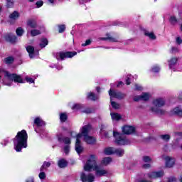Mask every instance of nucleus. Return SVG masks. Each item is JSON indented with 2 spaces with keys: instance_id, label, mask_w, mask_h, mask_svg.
I'll use <instances>...</instances> for the list:
<instances>
[{
  "instance_id": "obj_35",
  "label": "nucleus",
  "mask_w": 182,
  "mask_h": 182,
  "mask_svg": "<svg viewBox=\"0 0 182 182\" xmlns=\"http://www.w3.org/2000/svg\"><path fill=\"white\" fill-rule=\"evenodd\" d=\"M60 119L63 123L65 122L66 120H68V114H66V113H61L60 114Z\"/></svg>"
},
{
  "instance_id": "obj_7",
  "label": "nucleus",
  "mask_w": 182,
  "mask_h": 182,
  "mask_svg": "<svg viewBox=\"0 0 182 182\" xmlns=\"http://www.w3.org/2000/svg\"><path fill=\"white\" fill-rule=\"evenodd\" d=\"M76 136V142H75V151L77 154H80L83 151V146L80 144V139H82V134H78Z\"/></svg>"
},
{
  "instance_id": "obj_53",
  "label": "nucleus",
  "mask_w": 182,
  "mask_h": 182,
  "mask_svg": "<svg viewBox=\"0 0 182 182\" xmlns=\"http://www.w3.org/2000/svg\"><path fill=\"white\" fill-rule=\"evenodd\" d=\"M151 167V164H145L143 165V168H150Z\"/></svg>"
},
{
  "instance_id": "obj_47",
  "label": "nucleus",
  "mask_w": 182,
  "mask_h": 182,
  "mask_svg": "<svg viewBox=\"0 0 182 182\" xmlns=\"http://www.w3.org/2000/svg\"><path fill=\"white\" fill-rule=\"evenodd\" d=\"M139 100H141V95L135 96L134 97V102H139Z\"/></svg>"
},
{
  "instance_id": "obj_25",
  "label": "nucleus",
  "mask_w": 182,
  "mask_h": 182,
  "mask_svg": "<svg viewBox=\"0 0 182 182\" xmlns=\"http://www.w3.org/2000/svg\"><path fill=\"white\" fill-rule=\"evenodd\" d=\"M149 99H150V94L149 92H143L141 95V100H144V102H146Z\"/></svg>"
},
{
  "instance_id": "obj_31",
  "label": "nucleus",
  "mask_w": 182,
  "mask_h": 182,
  "mask_svg": "<svg viewBox=\"0 0 182 182\" xmlns=\"http://www.w3.org/2000/svg\"><path fill=\"white\" fill-rule=\"evenodd\" d=\"M48 167H50V162L44 161L40 170L41 171H43V170H45V168H48Z\"/></svg>"
},
{
  "instance_id": "obj_40",
  "label": "nucleus",
  "mask_w": 182,
  "mask_h": 182,
  "mask_svg": "<svg viewBox=\"0 0 182 182\" xmlns=\"http://www.w3.org/2000/svg\"><path fill=\"white\" fill-rule=\"evenodd\" d=\"M59 33H63L65 32V29H66V26L65 25H60L58 26Z\"/></svg>"
},
{
  "instance_id": "obj_4",
  "label": "nucleus",
  "mask_w": 182,
  "mask_h": 182,
  "mask_svg": "<svg viewBox=\"0 0 182 182\" xmlns=\"http://www.w3.org/2000/svg\"><path fill=\"white\" fill-rule=\"evenodd\" d=\"M92 127L90 125H85L82 127L81 129V133L79 134H82V136L84 137V141L87 143V144H95L96 143V139L92 136H89V132Z\"/></svg>"
},
{
  "instance_id": "obj_15",
  "label": "nucleus",
  "mask_w": 182,
  "mask_h": 182,
  "mask_svg": "<svg viewBox=\"0 0 182 182\" xmlns=\"http://www.w3.org/2000/svg\"><path fill=\"white\" fill-rule=\"evenodd\" d=\"M178 60V58L177 57H171L168 60V66L171 69L173 66H176L177 65V61Z\"/></svg>"
},
{
  "instance_id": "obj_16",
  "label": "nucleus",
  "mask_w": 182,
  "mask_h": 182,
  "mask_svg": "<svg viewBox=\"0 0 182 182\" xmlns=\"http://www.w3.org/2000/svg\"><path fill=\"white\" fill-rule=\"evenodd\" d=\"M6 41L7 42H11V43H14V42H16V36L14 34H7L5 36Z\"/></svg>"
},
{
  "instance_id": "obj_48",
  "label": "nucleus",
  "mask_w": 182,
  "mask_h": 182,
  "mask_svg": "<svg viewBox=\"0 0 182 182\" xmlns=\"http://www.w3.org/2000/svg\"><path fill=\"white\" fill-rule=\"evenodd\" d=\"M168 182H175L176 181V178L174 176H171L167 178Z\"/></svg>"
},
{
  "instance_id": "obj_30",
  "label": "nucleus",
  "mask_w": 182,
  "mask_h": 182,
  "mask_svg": "<svg viewBox=\"0 0 182 182\" xmlns=\"http://www.w3.org/2000/svg\"><path fill=\"white\" fill-rule=\"evenodd\" d=\"M14 57H7L4 59V62L6 65H11L14 63Z\"/></svg>"
},
{
  "instance_id": "obj_24",
  "label": "nucleus",
  "mask_w": 182,
  "mask_h": 182,
  "mask_svg": "<svg viewBox=\"0 0 182 182\" xmlns=\"http://www.w3.org/2000/svg\"><path fill=\"white\" fill-rule=\"evenodd\" d=\"M145 36H148L149 39H152V41H154L156 39V36L154 35V33L153 32H149L148 31L144 32Z\"/></svg>"
},
{
  "instance_id": "obj_64",
  "label": "nucleus",
  "mask_w": 182,
  "mask_h": 182,
  "mask_svg": "<svg viewBox=\"0 0 182 182\" xmlns=\"http://www.w3.org/2000/svg\"><path fill=\"white\" fill-rule=\"evenodd\" d=\"M85 113H90V111H85Z\"/></svg>"
},
{
  "instance_id": "obj_20",
  "label": "nucleus",
  "mask_w": 182,
  "mask_h": 182,
  "mask_svg": "<svg viewBox=\"0 0 182 182\" xmlns=\"http://www.w3.org/2000/svg\"><path fill=\"white\" fill-rule=\"evenodd\" d=\"M19 12L14 11L13 13L10 14L9 18L10 19H11V21H16L17 19L19 18Z\"/></svg>"
},
{
  "instance_id": "obj_9",
  "label": "nucleus",
  "mask_w": 182,
  "mask_h": 182,
  "mask_svg": "<svg viewBox=\"0 0 182 182\" xmlns=\"http://www.w3.org/2000/svg\"><path fill=\"white\" fill-rule=\"evenodd\" d=\"M163 176H164V172L163 171L149 172L146 173L148 178L151 179L160 178V177H163Z\"/></svg>"
},
{
  "instance_id": "obj_58",
  "label": "nucleus",
  "mask_w": 182,
  "mask_h": 182,
  "mask_svg": "<svg viewBox=\"0 0 182 182\" xmlns=\"http://www.w3.org/2000/svg\"><path fill=\"white\" fill-rule=\"evenodd\" d=\"M122 85H123V82L121 81L118 83V85H117V87H119V86H122Z\"/></svg>"
},
{
  "instance_id": "obj_14",
  "label": "nucleus",
  "mask_w": 182,
  "mask_h": 182,
  "mask_svg": "<svg viewBox=\"0 0 182 182\" xmlns=\"http://www.w3.org/2000/svg\"><path fill=\"white\" fill-rule=\"evenodd\" d=\"M26 50L29 55V58H31V59H33V58H35V55H36L35 53V48H33V46H28L26 47Z\"/></svg>"
},
{
  "instance_id": "obj_27",
  "label": "nucleus",
  "mask_w": 182,
  "mask_h": 182,
  "mask_svg": "<svg viewBox=\"0 0 182 182\" xmlns=\"http://www.w3.org/2000/svg\"><path fill=\"white\" fill-rule=\"evenodd\" d=\"M160 66L159 65H154L152 67H151V71L153 73H159V72H160Z\"/></svg>"
},
{
  "instance_id": "obj_39",
  "label": "nucleus",
  "mask_w": 182,
  "mask_h": 182,
  "mask_svg": "<svg viewBox=\"0 0 182 182\" xmlns=\"http://www.w3.org/2000/svg\"><path fill=\"white\" fill-rule=\"evenodd\" d=\"M111 106H112L113 109H119L120 107V105L112 101V100H111Z\"/></svg>"
},
{
  "instance_id": "obj_5",
  "label": "nucleus",
  "mask_w": 182,
  "mask_h": 182,
  "mask_svg": "<svg viewBox=\"0 0 182 182\" xmlns=\"http://www.w3.org/2000/svg\"><path fill=\"white\" fill-rule=\"evenodd\" d=\"M113 136L115 137V142L117 144H119V146H124L130 143L129 139H127L126 136L123 134H119V132H114Z\"/></svg>"
},
{
  "instance_id": "obj_59",
  "label": "nucleus",
  "mask_w": 182,
  "mask_h": 182,
  "mask_svg": "<svg viewBox=\"0 0 182 182\" xmlns=\"http://www.w3.org/2000/svg\"><path fill=\"white\" fill-rule=\"evenodd\" d=\"M70 136H72V137H75V136H76V133H75V132H71V133H70Z\"/></svg>"
},
{
  "instance_id": "obj_60",
  "label": "nucleus",
  "mask_w": 182,
  "mask_h": 182,
  "mask_svg": "<svg viewBox=\"0 0 182 182\" xmlns=\"http://www.w3.org/2000/svg\"><path fill=\"white\" fill-rule=\"evenodd\" d=\"M50 4H55V0H48Z\"/></svg>"
},
{
  "instance_id": "obj_37",
  "label": "nucleus",
  "mask_w": 182,
  "mask_h": 182,
  "mask_svg": "<svg viewBox=\"0 0 182 182\" xmlns=\"http://www.w3.org/2000/svg\"><path fill=\"white\" fill-rule=\"evenodd\" d=\"M160 137L162 140H164V141H168L171 136H170V134H162Z\"/></svg>"
},
{
  "instance_id": "obj_12",
  "label": "nucleus",
  "mask_w": 182,
  "mask_h": 182,
  "mask_svg": "<svg viewBox=\"0 0 182 182\" xmlns=\"http://www.w3.org/2000/svg\"><path fill=\"white\" fill-rule=\"evenodd\" d=\"M164 160L166 161V167H168V168H171V167H173L174 164H176V159L171 156H166Z\"/></svg>"
},
{
  "instance_id": "obj_61",
  "label": "nucleus",
  "mask_w": 182,
  "mask_h": 182,
  "mask_svg": "<svg viewBox=\"0 0 182 182\" xmlns=\"http://www.w3.org/2000/svg\"><path fill=\"white\" fill-rule=\"evenodd\" d=\"M97 92H100V87H97Z\"/></svg>"
},
{
  "instance_id": "obj_46",
  "label": "nucleus",
  "mask_w": 182,
  "mask_h": 182,
  "mask_svg": "<svg viewBox=\"0 0 182 182\" xmlns=\"http://www.w3.org/2000/svg\"><path fill=\"white\" fill-rule=\"evenodd\" d=\"M90 43H92V41L90 39H88L85 41V43L82 44V46H88V45H90Z\"/></svg>"
},
{
  "instance_id": "obj_41",
  "label": "nucleus",
  "mask_w": 182,
  "mask_h": 182,
  "mask_svg": "<svg viewBox=\"0 0 182 182\" xmlns=\"http://www.w3.org/2000/svg\"><path fill=\"white\" fill-rule=\"evenodd\" d=\"M134 86H135L134 90H138V91L143 90V87H141V85L139 84H135Z\"/></svg>"
},
{
  "instance_id": "obj_63",
  "label": "nucleus",
  "mask_w": 182,
  "mask_h": 182,
  "mask_svg": "<svg viewBox=\"0 0 182 182\" xmlns=\"http://www.w3.org/2000/svg\"><path fill=\"white\" fill-rule=\"evenodd\" d=\"M180 181L182 182V176H180Z\"/></svg>"
},
{
  "instance_id": "obj_49",
  "label": "nucleus",
  "mask_w": 182,
  "mask_h": 182,
  "mask_svg": "<svg viewBox=\"0 0 182 182\" xmlns=\"http://www.w3.org/2000/svg\"><path fill=\"white\" fill-rule=\"evenodd\" d=\"M36 4L37 5V8H41V6L43 5V1H38L36 3Z\"/></svg>"
},
{
  "instance_id": "obj_36",
  "label": "nucleus",
  "mask_w": 182,
  "mask_h": 182,
  "mask_svg": "<svg viewBox=\"0 0 182 182\" xmlns=\"http://www.w3.org/2000/svg\"><path fill=\"white\" fill-rule=\"evenodd\" d=\"M31 36H38V35H41V31L33 29L31 31Z\"/></svg>"
},
{
  "instance_id": "obj_52",
  "label": "nucleus",
  "mask_w": 182,
  "mask_h": 182,
  "mask_svg": "<svg viewBox=\"0 0 182 182\" xmlns=\"http://www.w3.org/2000/svg\"><path fill=\"white\" fill-rule=\"evenodd\" d=\"M12 5H14V3L12 2V1L8 0L7 1V6H8V8H11V6H12Z\"/></svg>"
},
{
  "instance_id": "obj_19",
  "label": "nucleus",
  "mask_w": 182,
  "mask_h": 182,
  "mask_svg": "<svg viewBox=\"0 0 182 182\" xmlns=\"http://www.w3.org/2000/svg\"><path fill=\"white\" fill-rule=\"evenodd\" d=\"M100 41H109V42H117V38L112 37L110 34H107V37L101 38Z\"/></svg>"
},
{
  "instance_id": "obj_57",
  "label": "nucleus",
  "mask_w": 182,
  "mask_h": 182,
  "mask_svg": "<svg viewBox=\"0 0 182 182\" xmlns=\"http://www.w3.org/2000/svg\"><path fill=\"white\" fill-rule=\"evenodd\" d=\"M26 182H33V178H28L26 179Z\"/></svg>"
},
{
  "instance_id": "obj_28",
  "label": "nucleus",
  "mask_w": 182,
  "mask_h": 182,
  "mask_svg": "<svg viewBox=\"0 0 182 182\" xmlns=\"http://www.w3.org/2000/svg\"><path fill=\"white\" fill-rule=\"evenodd\" d=\"M87 99H90V100H97L98 97L97 95H95L93 92H89L87 94Z\"/></svg>"
},
{
  "instance_id": "obj_3",
  "label": "nucleus",
  "mask_w": 182,
  "mask_h": 182,
  "mask_svg": "<svg viewBox=\"0 0 182 182\" xmlns=\"http://www.w3.org/2000/svg\"><path fill=\"white\" fill-rule=\"evenodd\" d=\"M153 105L154 107H151V112L155 114H166V110L160 108L166 105V101L163 98H156L154 100Z\"/></svg>"
},
{
  "instance_id": "obj_2",
  "label": "nucleus",
  "mask_w": 182,
  "mask_h": 182,
  "mask_svg": "<svg viewBox=\"0 0 182 182\" xmlns=\"http://www.w3.org/2000/svg\"><path fill=\"white\" fill-rule=\"evenodd\" d=\"M14 146L16 151H22V148L28 147V134L25 129L17 133L14 139Z\"/></svg>"
},
{
  "instance_id": "obj_1",
  "label": "nucleus",
  "mask_w": 182,
  "mask_h": 182,
  "mask_svg": "<svg viewBox=\"0 0 182 182\" xmlns=\"http://www.w3.org/2000/svg\"><path fill=\"white\" fill-rule=\"evenodd\" d=\"M97 160V156H96V155H90L89 159L84 166V170L85 171H92V170H94L97 177H102V176L107 174V171L97 166L96 162Z\"/></svg>"
},
{
  "instance_id": "obj_43",
  "label": "nucleus",
  "mask_w": 182,
  "mask_h": 182,
  "mask_svg": "<svg viewBox=\"0 0 182 182\" xmlns=\"http://www.w3.org/2000/svg\"><path fill=\"white\" fill-rule=\"evenodd\" d=\"M39 178L41 179V180H45V178H46V175L45 174L44 172H42L39 173Z\"/></svg>"
},
{
  "instance_id": "obj_56",
  "label": "nucleus",
  "mask_w": 182,
  "mask_h": 182,
  "mask_svg": "<svg viewBox=\"0 0 182 182\" xmlns=\"http://www.w3.org/2000/svg\"><path fill=\"white\" fill-rule=\"evenodd\" d=\"M126 83L127 85H130V77H128L127 79H126Z\"/></svg>"
},
{
  "instance_id": "obj_26",
  "label": "nucleus",
  "mask_w": 182,
  "mask_h": 182,
  "mask_svg": "<svg viewBox=\"0 0 182 182\" xmlns=\"http://www.w3.org/2000/svg\"><path fill=\"white\" fill-rule=\"evenodd\" d=\"M48 43H49V41H48V39L42 38L41 40L39 46H40V48H41V49H43V48H45L46 46H47Z\"/></svg>"
},
{
  "instance_id": "obj_18",
  "label": "nucleus",
  "mask_w": 182,
  "mask_h": 182,
  "mask_svg": "<svg viewBox=\"0 0 182 182\" xmlns=\"http://www.w3.org/2000/svg\"><path fill=\"white\" fill-rule=\"evenodd\" d=\"M27 26H29V28L35 29L36 28H38V24L36 23V21L31 19L27 21Z\"/></svg>"
},
{
  "instance_id": "obj_13",
  "label": "nucleus",
  "mask_w": 182,
  "mask_h": 182,
  "mask_svg": "<svg viewBox=\"0 0 182 182\" xmlns=\"http://www.w3.org/2000/svg\"><path fill=\"white\" fill-rule=\"evenodd\" d=\"M124 134H132L136 132V128L132 126H125L122 128Z\"/></svg>"
},
{
  "instance_id": "obj_45",
  "label": "nucleus",
  "mask_w": 182,
  "mask_h": 182,
  "mask_svg": "<svg viewBox=\"0 0 182 182\" xmlns=\"http://www.w3.org/2000/svg\"><path fill=\"white\" fill-rule=\"evenodd\" d=\"M176 42L177 45H181V43H182L181 37H176Z\"/></svg>"
},
{
  "instance_id": "obj_10",
  "label": "nucleus",
  "mask_w": 182,
  "mask_h": 182,
  "mask_svg": "<svg viewBox=\"0 0 182 182\" xmlns=\"http://www.w3.org/2000/svg\"><path fill=\"white\" fill-rule=\"evenodd\" d=\"M80 178L82 182H94L95 181V176L92 173L85 175V173H81Z\"/></svg>"
},
{
  "instance_id": "obj_22",
  "label": "nucleus",
  "mask_w": 182,
  "mask_h": 182,
  "mask_svg": "<svg viewBox=\"0 0 182 182\" xmlns=\"http://www.w3.org/2000/svg\"><path fill=\"white\" fill-rule=\"evenodd\" d=\"M34 124L38 127L45 126V122H43L40 117H37L35 119Z\"/></svg>"
},
{
  "instance_id": "obj_51",
  "label": "nucleus",
  "mask_w": 182,
  "mask_h": 182,
  "mask_svg": "<svg viewBox=\"0 0 182 182\" xmlns=\"http://www.w3.org/2000/svg\"><path fill=\"white\" fill-rule=\"evenodd\" d=\"M26 80L28 83H33V82H34L33 79H32L31 77H26Z\"/></svg>"
},
{
  "instance_id": "obj_8",
  "label": "nucleus",
  "mask_w": 182,
  "mask_h": 182,
  "mask_svg": "<svg viewBox=\"0 0 182 182\" xmlns=\"http://www.w3.org/2000/svg\"><path fill=\"white\" fill-rule=\"evenodd\" d=\"M6 76L9 77V80H14L17 83H23V80H22V77L21 75H18L16 74H11L8 72H6Z\"/></svg>"
},
{
  "instance_id": "obj_55",
  "label": "nucleus",
  "mask_w": 182,
  "mask_h": 182,
  "mask_svg": "<svg viewBox=\"0 0 182 182\" xmlns=\"http://www.w3.org/2000/svg\"><path fill=\"white\" fill-rule=\"evenodd\" d=\"M103 134L105 139H109V137H110V136H109V132H104Z\"/></svg>"
},
{
  "instance_id": "obj_33",
  "label": "nucleus",
  "mask_w": 182,
  "mask_h": 182,
  "mask_svg": "<svg viewBox=\"0 0 182 182\" xmlns=\"http://www.w3.org/2000/svg\"><path fill=\"white\" fill-rule=\"evenodd\" d=\"M169 22L171 25H176V23H177V18L176 16H171L169 18Z\"/></svg>"
},
{
  "instance_id": "obj_23",
  "label": "nucleus",
  "mask_w": 182,
  "mask_h": 182,
  "mask_svg": "<svg viewBox=\"0 0 182 182\" xmlns=\"http://www.w3.org/2000/svg\"><path fill=\"white\" fill-rule=\"evenodd\" d=\"M114 154H116L119 157H122L124 156V149L115 148Z\"/></svg>"
},
{
  "instance_id": "obj_62",
  "label": "nucleus",
  "mask_w": 182,
  "mask_h": 182,
  "mask_svg": "<svg viewBox=\"0 0 182 182\" xmlns=\"http://www.w3.org/2000/svg\"><path fill=\"white\" fill-rule=\"evenodd\" d=\"M103 129H105V125L101 126V130H103Z\"/></svg>"
},
{
  "instance_id": "obj_17",
  "label": "nucleus",
  "mask_w": 182,
  "mask_h": 182,
  "mask_svg": "<svg viewBox=\"0 0 182 182\" xmlns=\"http://www.w3.org/2000/svg\"><path fill=\"white\" fill-rule=\"evenodd\" d=\"M114 151L115 148L113 147H108L104 149V154H105L106 156H111L112 154H114Z\"/></svg>"
},
{
  "instance_id": "obj_50",
  "label": "nucleus",
  "mask_w": 182,
  "mask_h": 182,
  "mask_svg": "<svg viewBox=\"0 0 182 182\" xmlns=\"http://www.w3.org/2000/svg\"><path fill=\"white\" fill-rule=\"evenodd\" d=\"M69 150H70V148L69 146L67 145L64 147V151L65 154H68V153H69Z\"/></svg>"
},
{
  "instance_id": "obj_54",
  "label": "nucleus",
  "mask_w": 182,
  "mask_h": 182,
  "mask_svg": "<svg viewBox=\"0 0 182 182\" xmlns=\"http://www.w3.org/2000/svg\"><path fill=\"white\" fill-rule=\"evenodd\" d=\"M73 109H80V105H79V104L75 105L73 107Z\"/></svg>"
},
{
  "instance_id": "obj_6",
  "label": "nucleus",
  "mask_w": 182,
  "mask_h": 182,
  "mask_svg": "<svg viewBox=\"0 0 182 182\" xmlns=\"http://www.w3.org/2000/svg\"><path fill=\"white\" fill-rule=\"evenodd\" d=\"M77 54V53L76 52H60L56 53L55 58L58 59V60H59V59L63 60V59H66V58H73V56Z\"/></svg>"
},
{
  "instance_id": "obj_11",
  "label": "nucleus",
  "mask_w": 182,
  "mask_h": 182,
  "mask_svg": "<svg viewBox=\"0 0 182 182\" xmlns=\"http://www.w3.org/2000/svg\"><path fill=\"white\" fill-rule=\"evenodd\" d=\"M109 95L110 97H115V99H124V97H126L125 94L120 92H115L112 89L109 90Z\"/></svg>"
},
{
  "instance_id": "obj_32",
  "label": "nucleus",
  "mask_w": 182,
  "mask_h": 182,
  "mask_svg": "<svg viewBox=\"0 0 182 182\" xmlns=\"http://www.w3.org/2000/svg\"><path fill=\"white\" fill-rule=\"evenodd\" d=\"M142 161H144V163H152L153 160L149 156H144L142 157Z\"/></svg>"
},
{
  "instance_id": "obj_38",
  "label": "nucleus",
  "mask_w": 182,
  "mask_h": 182,
  "mask_svg": "<svg viewBox=\"0 0 182 182\" xmlns=\"http://www.w3.org/2000/svg\"><path fill=\"white\" fill-rule=\"evenodd\" d=\"M17 36H22L23 35V28L22 27H19L16 30Z\"/></svg>"
},
{
  "instance_id": "obj_21",
  "label": "nucleus",
  "mask_w": 182,
  "mask_h": 182,
  "mask_svg": "<svg viewBox=\"0 0 182 182\" xmlns=\"http://www.w3.org/2000/svg\"><path fill=\"white\" fill-rule=\"evenodd\" d=\"M58 166L60 168H65L68 166V161L65 159H60L58 162Z\"/></svg>"
},
{
  "instance_id": "obj_42",
  "label": "nucleus",
  "mask_w": 182,
  "mask_h": 182,
  "mask_svg": "<svg viewBox=\"0 0 182 182\" xmlns=\"http://www.w3.org/2000/svg\"><path fill=\"white\" fill-rule=\"evenodd\" d=\"M63 142L65 144H70V138L69 137H65L63 138Z\"/></svg>"
},
{
  "instance_id": "obj_29",
  "label": "nucleus",
  "mask_w": 182,
  "mask_h": 182,
  "mask_svg": "<svg viewBox=\"0 0 182 182\" xmlns=\"http://www.w3.org/2000/svg\"><path fill=\"white\" fill-rule=\"evenodd\" d=\"M111 117L113 120H120L122 119V116L119 114V113H111Z\"/></svg>"
},
{
  "instance_id": "obj_44",
  "label": "nucleus",
  "mask_w": 182,
  "mask_h": 182,
  "mask_svg": "<svg viewBox=\"0 0 182 182\" xmlns=\"http://www.w3.org/2000/svg\"><path fill=\"white\" fill-rule=\"evenodd\" d=\"M171 52V53H178V52H179V50L177 48V47H172Z\"/></svg>"
},
{
  "instance_id": "obj_34",
  "label": "nucleus",
  "mask_w": 182,
  "mask_h": 182,
  "mask_svg": "<svg viewBox=\"0 0 182 182\" xmlns=\"http://www.w3.org/2000/svg\"><path fill=\"white\" fill-rule=\"evenodd\" d=\"M102 163L105 166H107V164H110L112 163V158L110 157H105L102 159Z\"/></svg>"
}]
</instances>
